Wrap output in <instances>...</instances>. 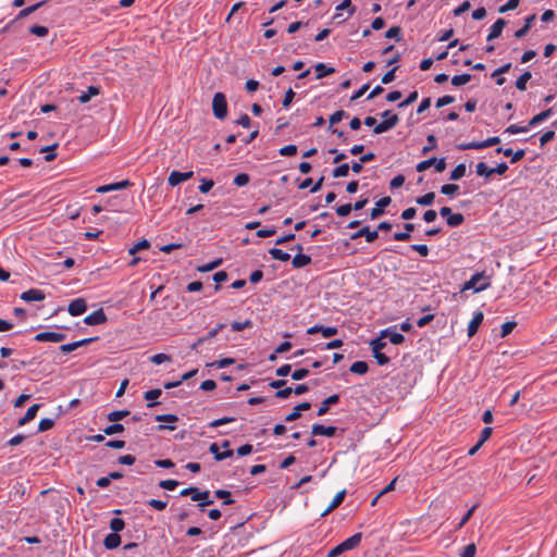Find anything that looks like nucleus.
<instances>
[{"label":"nucleus","mask_w":557,"mask_h":557,"mask_svg":"<svg viewBox=\"0 0 557 557\" xmlns=\"http://www.w3.org/2000/svg\"><path fill=\"white\" fill-rule=\"evenodd\" d=\"M491 286V277L485 275V272H475L469 281H467L461 290L472 289L474 293H480L487 289Z\"/></svg>","instance_id":"nucleus-1"},{"label":"nucleus","mask_w":557,"mask_h":557,"mask_svg":"<svg viewBox=\"0 0 557 557\" xmlns=\"http://www.w3.org/2000/svg\"><path fill=\"white\" fill-rule=\"evenodd\" d=\"M180 495H190L193 502H199L198 507L200 511H203L206 506L213 504V499L210 498V492L208 490L200 492L197 487L189 486L182 490Z\"/></svg>","instance_id":"nucleus-2"},{"label":"nucleus","mask_w":557,"mask_h":557,"mask_svg":"<svg viewBox=\"0 0 557 557\" xmlns=\"http://www.w3.org/2000/svg\"><path fill=\"white\" fill-rule=\"evenodd\" d=\"M362 534L356 533L351 535L350 537L346 539L335 547H333L329 553L327 557H338L345 552L351 550L356 547H358L361 543Z\"/></svg>","instance_id":"nucleus-3"},{"label":"nucleus","mask_w":557,"mask_h":557,"mask_svg":"<svg viewBox=\"0 0 557 557\" xmlns=\"http://www.w3.org/2000/svg\"><path fill=\"white\" fill-rule=\"evenodd\" d=\"M212 112L215 119L224 120L227 115V100L226 96L219 91L215 92L212 99Z\"/></svg>","instance_id":"nucleus-4"},{"label":"nucleus","mask_w":557,"mask_h":557,"mask_svg":"<svg viewBox=\"0 0 557 557\" xmlns=\"http://www.w3.org/2000/svg\"><path fill=\"white\" fill-rule=\"evenodd\" d=\"M381 116L383 117V121L379 123L373 129V133L375 135L389 131L399 121L398 115L393 113L391 110H385L384 112H382Z\"/></svg>","instance_id":"nucleus-5"},{"label":"nucleus","mask_w":557,"mask_h":557,"mask_svg":"<svg viewBox=\"0 0 557 557\" xmlns=\"http://www.w3.org/2000/svg\"><path fill=\"white\" fill-rule=\"evenodd\" d=\"M434 166L435 172L442 173L446 169V159L445 158H429L419 162L416 166L418 172H423L429 168Z\"/></svg>","instance_id":"nucleus-6"},{"label":"nucleus","mask_w":557,"mask_h":557,"mask_svg":"<svg viewBox=\"0 0 557 557\" xmlns=\"http://www.w3.org/2000/svg\"><path fill=\"white\" fill-rule=\"evenodd\" d=\"M66 338V335L64 333H58V332H40L35 335L34 339L36 342H51V343H60Z\"/></svg>","instance_id":"nucleus-7"},{"label":"nucleus","mask_w":557,"mask_h":557,"mask_svg":"<svg viewBox=\"0 0 557 557\" xmlns=\"http://www.w3.org/2000/svg\"><path fill=\"white\" fill-rule=\"evenodd\" d=\"M97 339H98V337H87V338H83V339H79V341H76V342L63 344V345L60 346V350L63 354H69V352H72V351H74L75 349H77L79 347H83V346H86V345H88L90 343H94Z\"/></svg>","instance_id":"nucleus-8"},{"label":"nucleus","mask_w":557,"mask_h":557,"mask_svg":"<svg viewBox=\"0 0 557 557\" xmlns=\"http://www.w3.org/2000/svg\"><path fill=\"white\" fill-rule=\"evenodd\" d=\"M193 175H194L193 171H188V172L173 171L170 173V175L168 177V183L170 186L174 187L185 181H188L189 178L193 177Z\"/></svg>","instance_id":"nucleus-9"},{"label":"nucleus","mask_w":557,"mask_h":557,"mask_svg":"<svg viewBox=\"0 0 557 557\" xmlns=\"http://www.w3.org/2000/svg\"><path fill=\"white\" fill-rule=\"evenodd\" d=\"M315 333L322 334L323 337L330 338L338 333L337 327L335 326H323L320 324H315L307 330V334L312 335Z\"/></svg>","instance_id":"nucleus-10"},{"label":"nucleus","mask_w":557,"mask_h":557,"mask_svg":"<svg viewBox=\"0 0 557 557\" xmlns=\"http://www.w3.org/2000/svg\"><path fill=\"white\" fill-rule=\"evenodd\" d=\"M500 141H461L457 148L459 150H481L486 147H492L494 145L499 144Z\"/></svg>","instance_id":"nucleus-11"},{"label":"nucleus","mask_w":557,"mask_h":557,"mask_svg":"<svg viewBox=\"0 0 557 557\" xmlns=\"http://www.w3.org/2000/svg\"><path fill=\"white\" fill-rule=\"evenodd\" d=\"M87 310V304L84 298H76L69 305L67 311L72 317H78Z\"/></svg>","instance_id":"nucleus-12"},{"label":"nucleus","mask_w":557,"mask_h":557,"mask_svg":"<svg viewBox=\"0 0 557 557\" xmlns=\"http://www.w3.org/2000/svg\"><path fill=\"white\" fill-rule=\"evenodd\" d=\"M391 202H392V199L388 196H385V197H382L381 199H379L375 202V207L370 212V218L372 220H375V219L380 218L384 213V209L387 206H389Z\"/></svg>","instance_id":"nucleus-13"},{"label":"nucleus","mask_w":557,"mask_h":557,"mask_svg":"<svg viewBox=\"0 0 557 557\" xmlns=\"http://www.w3.org/2000/svg\"><path fill=\"white\" fill-rule=\"evenodd\" d=\"M336 431H337L336 426H333V425L325 426L323 424L317 423V424H313L311 428V435H313V436L322 435V436H326V437H333L336 434Z\"/></svg>","instance_id":"nucleus-14"},{"label":"nucleus","mask_w":557,"mask_h":557,"mask_svg":"<svg viewBox=\"0 0 557 557\" xmlns=\"http://www.w3.org/2000/svg\"><path fill=\"white\" fill-rule=\"evenodd\" d=\"M360 237H366L367 243H373L379 237L377 231H371L369 226H363L356 233L351 234L350 239L355 240Z\"/></svg>","instance_id":"nucleus-15"},{"label":"nucleus","mask_w":557,"mask_h":557,"mask_svg":"<svg viewBox=\"0 0 557 557\" xmlns=\"http://www.w3.org/2000/svg\"><path fill=\"white\" fill-rule=\"evenodd\" d=\"M104 322H107V315L103 309H98L84 319V323L87 325H98Z\"/></svg>","instance_id":"nucleus-16"},{"label":"nucleus","mask_w":557,"mask_h":557,"mask_svg":"<svg viewBox=\"0 0 557 557\" xmlns=\"http://www.w3.org/2000/svg\"><path fill=\"white\" fill-rule=\"evenodd\" d=\"M46 298L45 293L41 289L30 288L21 294V299L26 302L42 301Z\"/></svg>","instance_id":"nucleus-17"},{"label":"nucleus","mask_w":557,"mask_h":557,"mask_svg":"<svg viewBox=\"0 0 557 557\" xmlns=\"http://www.w3.org/2000/svg\"><path fill=\"white\" fill-rule=\"evenodd\" d=\"M131 185H132L131 181L124 180V181H121V182H116V183L99 186L96 189V191L99 193V194H106V193H109V191L121 190V189L127 188Z\"/></svg>","instance_id":"nucleus-18"},{"label":"nucleus","mask_w":557,"mask_h":557,"mask_svg":"<svg viewBox=\"0 0 557 557\" xmlns=\"http://www.w3.org/2000/svg\"><path fill=\"white\" fill-rule=\"evenodd\" d=\"M506 24H507V22L504 18L496 20V22L490 28L486 40L492 41V40L498 38L502 35L503 29L506 26Z\"/></svg>","instance_id":"nucleus-19"},{"label":"nucleus","mask_w":557,"mask_h":557,"mask_svg":"<svg viewBox=\"0 0 557 557\" xmlns=\"http://www.w3.org/2000/svg\"><path fill=\"white\" fill-rule=\"evenodd\" d=\"M484 319V314L482 311H475L473 314L472 320L468 324V337L474 336V334L478 332L480 325L482 324Z\"/></svg>","instance_id":"nucleus-20"},{"label":"nucleus","mask_w":557,"mask_h":557,"mask_svg":"<svg viewBox=\"0 0 557 557\" xmlns=\"http://www.w3.org/2000/svg\"><path fill=\"white\" fill-rule=\"evenodd\" d=\"M311 408V404L309 401H304L297 406L294 407L293 411L288 413L284 421L285 422H292L300 418L301 411H307Z\"/></svg>","instance_id":"nucleus-21"},{"label":"nucleus","mask_w":557,"mask_h":557,"mask_svg":"<svg viewBox=\"0 0 557 557\" xmlns=\"http://www.w3.org/2000/svg\"><path fill=\"white\" fill-rule=\"evenodd\" d=\"M381 337H388L389 342L394 345H400L405 342V336L401 333L393 331L391 327L381 331Z\"/></svg>","instance_id":"nucleus-22"},{"label":"nucleus","mask_w":557,"mask_h":557,"mask_svg":"<svg viewBox=\"0 0 557 557\" xmlns=\"http://www.w3.org/2000/svg\"><path fill=\"white\" fill-rule=\"evenodd\" d=\"M209 451L213 455L216 461H222L226 458H230L234 455L232 449H226L224 451L219 450V445L216 443H212L209 447Z\"/></svg>","instance_id":"nucleus-23"},{"label":"nucleus","mask_w":557,"mask_h":557,"mask_svg":"<svg viewBox=\"0 0 557 557\" xmlns=\"http://www.w3.org/2000/svg\"><path fill=\"white\" fill-rule=\"evenodd\" d=\"M535 20H536V15L535 14H531V15L527 16L524 18V25L521 28H519L518 30L515 32V37L517 39L523 38L528 34L530 28L532 27V25H533Z\"/></svg>","instance_id":"nucleus-24"},{"label":"nucleus","mask_w":557,"mask_h":557,"mask_svg":"<svg viewBox=\"0 0 557 557\" xmlns=\"http://www.w3.org/2000/svg\"><path fill=\"white\" fill-rule=\"evenodd\" d=\"M339 401V396L337 394L331 395L327 398H325L322 403L320 408L318 409L317 414L318 416H324L327 413L330 406L335 405Z\"/></svg>","instance_id":"nucleus-25"},{"label":"nucleus","mask_w":557,"mask_h":557,"mask_svg":"<svg viewBox=\"0 0 557 557\" xmlns=\"http://www.w3.org/2000/svg\"><path fill=\"white\" fill-rule=\"evenodd\" d=\"M346 490L338 492L333 498L332 503L329 505V507L321 513V517L327 516L331 511L337 508L344 502Z\"/></svg>","instance_id":"nucleus-26"},{"label":"nucleus","mask_w":557,"mask_h":557,"mask_svg":"<svg viewBox=\"0 0 557 557\" xmlns=\"http://www.w3.org/2000/svg\"><path fill=\"white\" fill-rule=\"evenodd\" d=\"M496 153H504L505 156L507 157H511V163H515L517 161H519L520 159H522L525 154V151L523 149H519L517 151H512L511 148H508V149H504L502 147H498L496 150H495Z\"/></svg>","instance_id":"nucleus-27"},{"label":"nucleus","mask_w":557,"mask_h":557,"mask_svg":"<svg viewBox=\"0 0 557 557\" xmlns=\"http://www.w3.org/2000/svg\"><path fill=\"white\" fill-rule=\"evenodd\" d=\"M404 228H405V232H397L393 235L394 240L407 242L411 238L410 233L414 231V224L405 223Z\"/></svg>","instance_id":"nucleus-28"},{"label":"nucleus","mask_w":557,"mask_h":557,"mask_svg":"<svg viewBox=\"0 0 557 557\" xmlns=\"http://www.w3.org/2000/svg\"><path fill=\"white\" fill-rule=\"evenodd\" d=\"M314 70L317 72L315 78L321 79L327 75H331L336 72L335 67L329 66L325 63L319 62L314 65Z\"/></svg>","instance_id":"nucleus-29"},{"label":"nucleus","mask_w":557,"mask_h":557,"mask_svg":"<svg viewBox=\"0 0 557 557\" xmlns=\"http://www.w3.org/2000/svg\"><path fill=\"white\" fill-rule=\"evenodd\" d=\"M121 544V536L119 533L111 532L109 533L103 541V545L107 549H115Z\"/></svg>","instance_id":"nucleus-30"},{"label":"nucleus","mask_w":557,"mask_h":557,"mask_svg":"<svg viewBox=\"0 0 557 557\" xmlns=\"http://www.w3.org/2000/svg\"><path fill=\"white\" fill-rule=\"evenodd\" d=\"M312 259L310 256L298 252L292 260V264L295 269H301L311 263Z\"/></svg>","instance_id":"nucleus-31"},{"label":"nucleus","mask_w":557,"mask_h":557,"mask_svg":"<svg viewBox=\"0 0 557 557\" xmlns=\"http://www.w3.org/2000/svg\"><path fill=\"white\" fill-rule=\"evenodd\" d=\"M475 173L478 176L484 177L485 182H488L493 175V169L487 166L485 162H479L475 165Z\"/></svg>","instance_id":"nucleus-32"},{"label":"nucleus","mask_w":557,"mask_h":557,"mask_svg":"<svg viewBox=\"0 0 557 557\" xmlns=\"http://www.w3.org/2000/svg\"><path fill=\"white\" fill-rule=\"evenodd\" d=\"M39 408H40L39 404H34L33 406H30L27 409L24 417L18 420V425H24V424L28 423L29 421H32L36 417Z\"/></svg>","instance_id":"nucleus-33"},{"label":"nucleus","mask_w":557,"mask_h":557,"mask_svg":"<svg viewBox=\"0 0 557 557\" xmlns=\"http://www.w3.org/2000/svg\"><path fill=\"white\" fill-rule=\"evenodd\" d=\"M46 2H47V0H44V1L37 2V3L33 4V5H29V7L25 8V9H23V10H21L17 13L15 20H22V18L28 16L29 14L34 13L39 8H41Z\"/></svg>","instance_id":"nucleus-34"},{"label":"nucleus","mask_w":557,"mask_h":557,"mask_svg":"<svg viewBox=\"0 0 557 557\" xmlns=\"http://www.w3.org/2000/svg\"><path fill=\"white\" fill-rule=\"evenodd\" d=\"M161 394H162V391L159 388L147 391L144 395V398L149 401L147 404V407L152 408L153 406H156L158 403H156L153 400L159 398L161 396Z\"/></svg>","instance_id":"nucleus-35"},{"label":"nucleus","mask_w":557,"mask_h":557,"mask_svg":"<svg viewBox=\"0 0 557 557\" xmlns=\"http://www.w3.org/2000/svg\"><path fill=\"white\" fill-rule=\"evenodd\" d=\"M99 91V87L91 85L87 88V91L82 92V95L78 97V100L82 103H87L94 96H97Z\"/></svg>","instance_id":"nucleus-36"},{"label":"nucleus","mask_w":557,"mask_h":557,"mask_svg":"<svg viewBox=\"0 0 557 557\" xmlns=\"http://www.w3.org/2000/svg\"><path fill=\"white\" fill-rule=\"evenodd\" d=\"M466 171H467L466 164L459 163L450 172L449 180L450 181H459L460 178H462L466 175Z\"/></svg>","instance_id":"nucleus-37"},{"label":"nucleus","mask_w":557,"mask_h":557,"mask_svg":"<svg viewBox=\"0 0 557 557\" xmlns=\"http://www.w3.org/2000/svg\"><path fill=\"white\" fill-rule=\"evenodd\" d=\"M269 253H270V256H271L273 259L278 260V261L286 262V261H288V260L290 259V255H289V253H287V252L283 251V250H282V249H280V248H276V247L271 248V249L269 250Z\"/></svg>","instance_id":"nucleus-38"},{"label":"nucleus","mask_w":557,"mask_h":557,"mask_svg":"<svg viewBox=\"0 0 557 557\" xmlns=\"http://www.w3.org/2000/svg\"><path fill=\"white\" fill-rule=\"evenodd\" d=\"M552 114H553V108H549V109H547L545 111H542L541 113L534 115L531 119V121L529 122L528 126L536 125V124L545 121L546 119H548Z\"/></svg>","instance_id":"nucleus-39"},{"label":"nucleus","mask_w":557,"mask_h":557,"mask_svg":"<svg viewBox=\"0 0 557 557\" xmlns=\"http://www.w3.org/2000/svg\"><path fill=\"white\" fill-rule=\"evenodd\" d=\"M465 222L462 213H451L447 219L446 223L450 227H458Z\"/></svg>","instance_id":"nucleus-40"},{"label":"nucleus","mask_w":557,"mask_h":557,"mask_svg":"<svg viewBox=\"0 0 557 557\" xmlns=\"http://www.w3.org/2000/svg\"><path fill=\"white\" fill-rule=\"evenodd\" d=\"M352 373L363 375L368 372L369 367L366 361H356L350 366L349 369Z\"/></svg>","instance_id":"nucleus-41"},{"label":"nucleus","mask_w":557,"mask_h":557,"mask_svg":"<svg viewBox=\"0 0 557 557\" xmlns=\"http://www.w3.org/2000/svg\"><path fill=\"white\" fill-rule=\"evenodd\" d=\"M532 77V74L531 72L529 71H525L524 73H522L518 79L516 81V88L523 91L527 89V83L528 81Z\"/></svg>","instance_id":"nucleus-42"},{"label":"nucleus","mask_w":557,"mask_h":557,"mask_svg":"<svg viewBox=\"0 0 557 557\" xmlns=\"http://www.w3.org/2000/svg\"><path fill=\"white\" fill-rule=\"evenodd\" d=\"M385 38L395 39L396 41H400L401 37V27L400 26H392L385 32Z\"/></svg>","instance_id":"nucleus-43"},{"label":"nucleus","mask_w":557,"mask_h":557,"mask_svg":"<svg viewBox=\"0 0 557 557\" xmlns=\"http://www.w3.org/2000/svg\"><path fill=\"white\" fill-rule=\"evenodd\" d=\"M434 199H435V194L433 191H430L423 196L417 197L416 203L426 207V206H431L434 202Z\"/></svg>","instance_id":"nucleus-44"},{"label":"nucleus","mask_w":557,"mask_h":557,"mask_svg":"<svg viewBox=\"0 0 557 557\" xmlns=\"http://www.w3.org/2000/svg\"><path fill=\"white\" fill-rule=\"evenodd\" d=\"M471 78H472V75L468 74V73L455 75L451 78V84L455 87H459V86H462V85L469 83L471 81Z\"/></svg>","instance_id":"nucleus-45"},{"label":"nucleus","mask_w":557,"mask_h":557,"mask_svg":"<svg viewBox=\"0 0 557 557\" xmlns=\"http://www.w3.org/2000/svg\"><path fill=\"white\" fill-rule=\"evenodd\" d=\"M129 414L128 410H115L110 413H108L107 419L110 422H119L120 420L124 419Z\"/></svg>","instance_id":"nucleus-46"},{"label":"nucleus","mask_w":557,"mask_h":557,"mask_svg":"<svg viewBox=\"0 0 557 557\" xmlns=\"http://www.w3.org/2000/svg\"><path fill=\"white\" fill-rule=\"evenodd\" d=\"M221 264H222V259L218 258L209 263L197 267V271L202 272V273L210 272V271L216 269L218 267H220Z\"/></svg>","instance_id":"nucleus-47"},{"label":"nucleus","mask_w":557,"mask_h":557,"mask_svg":"<svg viewBox=\"0 0 557 557\" xmlns=\"http://www.w3.org/2000/svg\"><path fill=\"white\" fill-rule=\"evenodd\" d=\"M215 497L223 499V505H232L234 504V499L231 497V493L226 490H216L214 492Z\"/></svg>","instance_id":"nucleus-48"},{"label":"nucleus","mask_w":557,"mask_h":557,"mask_svg":"<svg viewBox=\"0 0 557 557\" xmlns=\"http://www.w3.org/2000/svg\"><path fill=\"white\" fill-rule=\"evenodd\" d=\"M124 431V425L119 422H114L103 429V433L106 435H113L116 433H122Z\"/></svg>","instance_id":"nucleus-49"},{"label":"nucleus","mask_w":557,"mask_h":557,"mask_svg":"<svg viewBox=\"0 0 557 557\" xmlns=\"http://www.w3.org/2000/svg\"><path fill=\"white\" fill-rule=\"evenodd\" d=\"M252 321L247 319L243 322H238V321H234L231 323V329L232 331H235V332H240L245 329H249V327H252Z\"/></svg>","instance_id":"nucleus-50"},{"label":"nucleus","mask_w":557,"mask_h":557,"mask_svg":"<svg viewBox=\"0 0 557 557\" xmlns=\"http://www.w3.org/2000/svg\"><path fill=\"white\" fill-rule=\"evenodd\" d=\"M124 528H125V522L123 519H121V518L111 519L110 529L112 530V532L119 533V532L123 531Z\"/></svg>","instance_id":"nucleus-51"},{"label":"nucleus","mask_w":557,"mask_h":557,"mask_svg":"<svg viewBox=\"0 0 557 557\" xmlns=\"http://www.w3.org/2000/svg\"><path fill=\"white\" fill-rule=\"evenodd\" d=\"M343 10H347L349 16H351L356 12V7L352 4L351 0H344L336 7V11Z\"/></svg>","instance_id":"nucleus-52"},{"label":"nucleus","mask_w":557,"mask_h":557,"mask_svg":"<svg viewBox=\"0 0 557 557\" xmlns=\"http://www.w3.org/2000/svg\"><path fill=\"white\" fill-rule=\"evenodd\" d=\"M348 172H349V165L347 163H343L338 166H336L334 170H333V177L337 178V177H345L348 175Z\"/></svg>","instance_id":"nucleus-53"},{"label":"nucleus","mask_w":557,"mask_h":557,"mask_svg":"<svg viewBox=\"0 0 557 557\" xmlns=\"http://www.w3.org/2000/svg\"><path fill=\"white\" fill-rule=\"evenodd\" d=\"M384 337H376L370 342V346L372 348V352L376 354L377 351H382L385 348L386 343L383 342Z\"/></svg>","instance_id":"nucleus-54"},{"label":"nucleus","mask_w":557,"mask_h":557,"mask_svg":"<svg viewBox=\"0 0 557 557\" xmlns=\"http://www.w3.org/2000/svg\"><path fill=\"white\" fill-rule=\"evenodd\" d=\"M149 247L150 243L147 239H141L140 242L136 243L133 247L128 249V253L134 256L139 250L148 249Z\"/></svg>","instance_id":"nucleus-55"},{"label":"nucleus","mask_w":557,"mask_h":557,"mask_svg":"<svg viewBox=\"0 0 557 557\" xmlns=\"http://www.w3.org/2000/svg\"><path fill=\"white\" fill-rule=\"evenodd\" d=\"M29 33L37 37H45L48 35L49 29L46 26L33 25L29 27Z\"/></svg>","instance_id":"nucleus-56"},{"label":"nucleus","mask_w":557,"mask_h":557,"mask_svg":"<svg viewBox=\"0 0 557 557\" xmlns=\"http://www.w3.org/2000/svg\"><path fill=\"white\" fill-rule=\"evenodd\" d=\"M479 507V504H474L466 513L465 516L461 518V520L458 522L456 529H461L469 520L470 518L472 517L473 512L475 511V509Z\"/></svg>","instance_id":"nucleus-57"},{"label":"nucleus","mask_w":557,"mask_h":557,"mask_svg":"<svg viewBox=\"0 0 557 557\" xmlns=\"http://www.w3.org/2000/svg\"><path fill=\"white\" fill-rule=\"evenodd\" d=\"M346 112L343 111V110H338V111H335L331 116H330V125L327 127V129H332V126L338 122H341L343 120L344 116H346Z\"/></svg>","instance_id":"nucleus-58"},{"label":"nucleus","mask_w":557,"mask_h":557,"mask_svg":"<svg viewBox=\"0 0 557 557\" xmlns=\"http://www.w3.org/2000/svg\"><path fill=\"white\" fill-rule=\"evenodd\" d=\"M54 425V420L51 418H44L40 420L38 424V431L39 432H46L50 429H52Z\"/></svg>","instance_id":"nucleus-59"},{"label":"nucleus","mask_w":557,"mask_h":557,"mask_svg":"<svg viewBox=\"0 0 557 557\" xmlns=\"http://www.w3.org/2000/svg\"><path fill=\"white\" fill-rule=\"evenodd\" d=\"M250 181V177L247 173H239L234 177V184L238 187L246 186Z\"/></svg>","instance_id":"nucleus-60"},{"label":"nucleus","mask_w":557,"mask_h":557,"mask_svg":"<svg viewBox=\"0 0 557 557\" xmlns=\"http://www.w3.org/2000/svg\"><path fill=\"white\" fill-rule=\"evenodd\" d=\"M213 186H214V182L212 180L201 178L198 189L200 193L207 194L211 190V188Z\"/></svg>","instance_id":"nucleus-61"},{"label":"nucleus","mask_w":557,"mask_h":557,"mask_svg":"<svg viewBox=\"0 0 557 557\" xmlns=\"http://www.w3.org/2000/svg\"><path fill=\"white\" fill-rule=\"evenodd\" d=\"M459 190V186L456 184H445L441 187V193L446 196H453Z\"/></svg>","instance_id":"nucleus-62"},{"label":"nucleus","mask_w":557,"mask_h":557,"mask_svg":"<svg viewBox=\"0 0 557 557\" xmlns=\"http://www.w3.org/2000/svg\"><path fill=\"white\" fill-rule=\"evenodd\" d=\"M310 371L307 368L296 369L294 372H292V379L294 381H300L307 377Z\"/></svg>","instance_id":"nucleus-63"},{"label":"nucleus","mask_w":557,"mask_h":557,"mask_svg":"<svg viewBox=\"0 0 557 557\" xmlns=\"http://www.w3.org/2000/svg\"><path fill=\"white\" fill-rule=\"evenodd\" d=\"M475 553L476 546L474 543H471L465 546L463 550L460 553V557H474Z\"/></svg>","instance_id":"nucleus-64"}]
</instances>
